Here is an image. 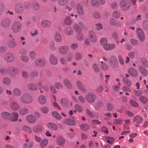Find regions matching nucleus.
Returning <instances> with one entry per match:
<instances>
[{
	"label": "nucleus",
	"instance_id": "obj_23",
	"mask_svg": "<svg viewBox=\"0 0 148 148\" xmlns=\"http://www.w3.org/2000/svg\"><path fill=\"white\" fill-rule=\"evenodd\" d=\"M134 123H137L138 124L142 123L143 121V118L140 115H137L135 116L133 120Z\"/></svg>",
	"mask_w": 148,
	"mask_h": 148
},
{
	"label": "nucleus",
	"instance_id": "obj_49",
	"mask_svg": "<svg viewBox=\"0 0 148 148\" xmlns=\"http://www.w3.org/2000/svg\"><path fill=\"white\" fill-rule=\"evenodd\" d=\"M65 23L68 25H71L72 23V21L69 16H67L66 17L64 20Z\"/></svg>",
	"mask_w": 148,
	"mask_h": 148
},
{
	"label": "nucleus",
	"instance_id": "obj_26",
	"mask_svg": "<svg viewBox=\"0 0 148 148\" xmlns=\"http://www.w3.org/2000/svg\"><path fill=\"white\" fill-rule=\"evenodd\" d=\"M38 101L40 104H44L46 103L47 99L45 96L40 95L38 97Z\"/></svg>",
	"mask_w": 148,
	"mask_h": 148
},
{
	"label": "nucleus",
	"instance_id": "obj_58",
	"mask_svg": "<svg viewBox=\"0 0 148 148\" xmlns=\"http://www.w3.org/2000/svg\"><path fill=\"white\" fill-rule=\"evenodd\" d=\"M120 15V13L118 11H115L113 12L112 13L113 16L116 18H119Z\"/></svg>",
	"mask_w": 148,
	"mask_h": 148
},
{
	"label": "nucleus",
	"instance_id": "obj_6",
	"mask_svg": "<svg viewBox=\"0 0 148 148\" xmlns=\"http://www.w3.org/2000/svg\"><path fill=\"white\" fill-rule=\"evenodd\" d=\"M22 26L21 23L18 21L15 22L12 26V29L15 33L18 32L21 29Z\"/></svg>",
	"mask_w": 148,
	"mask_h": 148
},
{
	"label": "nucleus",
	"instance_id": "obj_60",
	"mask_svg": "<svg viewBox=\"0 0 148 148\" xmlns=\"http://www.w3.org/2000/svg\"><path fill=\"white\" fill-rule=\"evenodd\" d=\"M0 73L2 74L5 75L8 73V69L6 70L5 68H1L0 69Z\"/></svg>",
	"mask_w": 148,
	"mask_h": 148
},
{
	"label": "nucleus",
	"instance_id": "obj_11",
	"mask_svg": "<svg viewBox=\"0 0 148 148\" xmlns=\"http://www.w3.org/2000/svg\"><path fill=\"white\" fill-rule=\"evenodd\" d=\"M89 38L92 42H96L97 41V37L95 33L93 31H90L89 33Z\"/></svg>",
	"mask_w": 148,
	"mask_h": 148
},
{
	"label": "nucleus",
	"instance_id": "obj_36",
	"mask_svg": "<svg viewBox=\"0 0 148 148\" xmlns=\"http://www.w3.org/2000/svg\"><path fill=\"white\" fill-rule=\"evenodd\" d=\"M32 6L33 9L34 10H37L40 8L39 4L36 1H33L32 4Z\"/></svg>",
	"mask_w": 148,
	"mask_h": 148
},
{
	"label": "nucleus",
	"instance_id": "obj_50",
	"mask_svg": "<svg viewBox=\"0 0 148 148\" xmlns=\"http://www.w3.org/2000/svg\"><path fill=\"white\" fill-rule=\"evenodd\" d=\"M20 59L21 61L24 62H27L29 60L28 57L25 56H22L20 57Z\"/></svg>",
	"mask_w": 148,
	"mask_h": 148
},
{
	"label": "nucleus",
	"instance_id": "obj_45",
	"mask_svg": "<svg viewBox=\"0 0 148 148\" xmlns=\"http://www.w3.org/2000/svg\"><path fill=\"white\" fill-rule=\"evenodd\" d=\"M110 22L112 25L114 26L118 25L120 24L119 22H117L115 19L113 18H112L110 19Z\"/></svg>",
	"mask_w": 148,
	"mask_h": 148
},
{
	"label": "nucleus",
	"instance_id": "obj_56",
	"mask_svg": "<svg viewBox=\"0 0 148 148\" xmlns=\"http://www.w3.org/2000/svg\"><path fill=\"white\" fill-rule=\"evenodd\" d=\"M123 120L121 119H116L114 120V123L115 124L121 125L123 122Z\"/></svg>",
	"mask_w": 148,
	"mask_h": 148
},
{
	"label": "nucleus",
	"instance_id": "obj_27",
	"mask_svg": "<svg viewBox=\"0 0 148 148\" xmlns=\"http://www.w3.org/2000/svg\"><path fill=\"white\" fill-rule=\"evenodd\" d=\"M12 115L10 116V121L12 122H15L17 121L18 117V114L16 112H14L12 113Z\"/></svg>",
	"mask_w": 148,
	"mask_h": 148
},
{
	"label": "nucleus",
	"instance_id": "obj_29",
	"mask_svg": "<svg viewBox=\"0 0 148 148\" xmlns=\"http://www.w3.org/2000/svg\"><path fill=\"white\" fill-rule=\"evenodd\" d=\"M139 69L141 73L144 76H147L148 74L147 70L142 66H140Z\"/></svg>",
	"mask_w": 148,
	"mask_h": 148
},
{
	"label": "nucleus",
	"instance_id": "obj_39",
	"mask_svg": "<svg viewBox=\"0 0 148 148\" xmlns=\"http://www.w3.org/2000/svg\"><path fill=\"white\" fill-rule=\"evenodd\" d=\"M80 127L84 131L88 130L90 128L89 126L86 123L82 124L80 125Z\"/></svg>",
	"mask_w": 148,
	"mask_h": 148
},
{
	"label": "nucleus",
	"instance_id": "obj_34",
	"mask_svg": "<svg viewBox=\"0 0 148 148\" xmlns=\"http://www.w3.org/2000/svg\"><path fill=\"white\" fill-rule=\"evenodd\" d=\"M52 115L57 120H60L62 119V117L60 114L56 111L52 112Z\"/></svg>",
	"mask_w": 148,
	"mask_h": 148
},
{
	"label": "nucleus",
	"instance_id": "obj_33",
	"mask_svg": "<svg viewBox=\"0 0 148 148\" xmlns=\"http://www.w3.org/2000/svg\"><path fill=\"white\" fill-rule=\"evenodd\" d=\"M28 88L33 91H35L37 90V87L36 85L32 83H29L27 85Z\"/></svg>",
	"mask_w": 148,
	"mask_h": 148
},
{
	"label": "nucleus",
	"instance_id": "obj_28",
	"mask_svg": "<svg viewBox=\"0 0 148 148\" xmlns=\"http://www.w3.org/2000/svg\"><path fill=\"white\" fill-rule=\"evenodd\" d=\"M51 22L47 20H44L41 22V25L42 26L45 28L49 27L51 24Z\"/></svg>",
	"mask_w": 148,
	"mask_h": 148
},
{
	"label": "nucleus",
	"instance_id": "obj_62",
	"mask_svg": "<svg viewBox=\"0 0 148 148\" xmlns=\"http://www.w3.org/2000/svg\"><path fill=\"white\" fill-rule=\"evenodd\" d=\"M60 102L61 103L63 106L67 105L68 103V101L66 99L64 98H62L61 99Z\"/></svg>",
	"mask_w": 148,
	"mask_h": 148
},
{
	"label": "nucleus",
	"instance_id": "obj_12",
	"mask_svg": "<svg viewBox=\"0 0 148 148\" xmlns=\"http://www.w3.org/2000/svg\"><path fill=\"white\" fill-rule=\"evenodd\" d=\"M76 9L78 14L80 16H83L84 14L83 7L80 3H78L76 6Z\"/></svg>",
	"mask_w": 148,
	"mask_h": 148
},
{
	"label": "nucleus",
	"instance_id": "obj_22",
	"mask_svg": "<svg viewBox=\"0 0 148 148\" xmlns=\"http://www.w3.org/2000/svg\"><path fill=\"white\" fill-rule=\"evenodd\" d=\"M49 61L51 64L54 65L57 64L58 63V59L53 55H51L50 56Z\"/></svg>",
	"mask_w": 148,
	"mask_h": 148
},
{
	"label": "nucleus",
	"instance_id": "obj_7",
	"mask_svg": "<svg viewBox=\"0 0 148 148\" xmlns=\"http://www.w3.org/2000/svg\"><path fill=\"white\" fill-rule=\"evenodd\" d=\"M11 23V20L9 18H6L2 19L1 22V25L5 27H9Z\"/></svg>",
	"mask_w": 148,
	"mask_h": 148
},
{
	"label": "nucleus",
	"instance_id": "obj_20",
	"mask_svg": "<svg viewBox=\"0 0 148 148\" xmlns=\"http://www.w3.org/2000/svg\"><path fill=\"white\" fill-rule=\"evenodd\" d=\"M104 49L107 51L112 50L116 48V45L114 43L108 44L106 45L103 46Z\"/></svg>",
	"mask_w": 148,
	"mask_h": 148
},
{
	"label": "nucleus",
	"instance_id": "obj_24",
	"mask_svg": "<svg viewBox=\"0 0 148 148\" xmlns=\"http://www.w3.org/2000/svg\"><path fill=\"white\" fill-rule=\"evenodd\" d=\"M44 60L42 58H39L35 61L36 65L38 66H43L45 64Z\"/></svg>",
	"mask_w": 148,
	"mask_h": 148
},
{
	"label": "nucleus",
	"instance_id": "obj_63",
	"mask_svg": "<svg viewBox=\"0 0 148 148\" xmlns=\"http://www.w3.org/2000/svg\"><path fill=\"white\" fill-rule=\"evenodd\" d=\"M100 43L103 46H104L105 45H106L107 43V39L105 38H102L100 40Z\"/></svg>",
	"mask_w": 148,
	"mask_h": 148
},
{
	"label": "nucleus",
	"instance_id": "obj_17",
	"mask_svg": "<svg viewBox=\"0 0 148 148\" xmlns=\"http://www.w3.org/2000/svg\"><path fill=\"white\" fill-rule=\"evenodd\" d=\"M10 107L12 110L14 111H17L20 108V107L18 104L14 101L11 102Z\"/></svg>",
	"mask_w": 148,
	"mask_h": 148
},
{
	"label": "nucleus",
	"instance_id": "obj_21",
	"mask_svg": "<svg viewBox=\"0 0 148 148\" xmlns=\"http://www.w3.org/2000/svg\"><path fill=\"white\" fill-rule=\"evenodd\" d=\"M12 93L14 96L16 97H19L21 94V92L20 89L18 88H14L13 90Z\"/></svg>",
	"mask_w": 148,
	"mask_h": 148
},
{
	"label": "nucleus",
	"instance_id": "obj_59",
	"mask_svg": "<svg viewBox=\"0 0 148 148\" xmlns=\"http://www.w3.org/2000/svg\"><path fill=\"white\" fill-rule=\"evenodd\" d=\"M101 68L104 71H107L109 69V67L108 65L106 63L101 64Z\"/></svg>",
	"mask_w": 148,
	"mask_h": 148
},
{
	"label": "nucleus",
	"instance_id": "obj_14",
	"mask_svg": "<svg viewBox=\"0 0 148 148\" xmlns=\"http://www.w3.org/2000/svg\"><path fill=\"white\" fill-rule=\"evenodd\" d=\"M47 126L48 128L52 131H56L58 130V127L55 123H49L47 124Z\"/></svg>",
	"mask_w": 148,
	"mask_h": 148
},
{
	"label": "nucleus",
	"instance_id": "obj_61",
	"mask_svg": "<svg viewBox=\"0 0 148 148\" xmlns=\"http://www.w3.org/2000/svg\"><path fill=\"white\" fill-rule=\"evenodd\" d=\"M114 109L113 105L110 103H108L107 104V110L108 111H112Z\"/></svg>",
	"mask_w": 148,
	"mask_h": 148
},
{
	"label": "nucleus",
	"instance_id": "obj_54",
	"mask_svg": "<svg viewBox=\"0 0 148 148\" xmlns=\"http://www.w3.org/2000/svg\"><path fill=\"white\" fill-rule=\"evenodd\" d=\"M75 57L76 60L77 61L80 60L82 57V54L78 52L76 53Z\"/></svg>",
	"mask_w": 148,
	"mask_h": 148
},
{
	"label": "nucleus",
	"instance_id": "obj_41",
	"mask_svg": "<svg viewBox=\"0 0 148 148\" xmlns=\"http://www.w3.org/2000/svg\"><path fill=\"white\" fill-rule=\"evenodd\" d=\"M33 131L35 132H41L43 130V128L41 126L37 125L33 127Z\"/></svg>",
	"mask_w": 148,
	"mask_h": 148
},
{
	"label": "nucleus",
	"instance_id": "obj_57",
	"mask_svg": "<svg viewBox=\"0 0 148 148\" xmlns=\"http://www.w3.org/2000/svg\"><path fill=\"white\" fill-rule=\"evenodd\" d=\"M141 62L144 66L146 67L148 66V62L146 58H142L141 60Z\"/></svg>",
	"mask_w": 148,
	"mask_h": 148
},
{
	"label": "nucleus",
	"instance_id": "obj_1",
	"mask_svg": "<svg viewBox=\"0 0 148 148\" xmlns=\"http://www.w3.org/2000/svg\"><path fill=\"white\" fill-rule=\"evenodd\" d=\"M20 100L22 103L25 104H30L33 101L32 96L27 93H25L22 95L20 98Z\"/></svg>",
	"mask_w": 148,
	"mask_h": 148
},
{
	"label": "nucleus",
	"instance_id": "obj_19",
	"mask_svg": "<svg viewBox=\"0 0 148 148\" xmlns=\"http://www.w3.org/2000/svg\"><path fill=\"white\" fill-rule=\"evenodd\" d=\"M65 34L68 36H71L73 34V31L72 28L70 27H67L64 29Z\"/></svg>",
	"mask_w": 148,
	"mask_h": 148
},
{
	"label": "nucleus",
	"instance_id": "obj_2",
	"mask_svg": "<svg viewBox=\"0 0 148 148\" xmlns=\"http://www.w3.org/2000/svg\"><path fill=\"white\" fill-rule=\"evenodd\" d=\"M85 98L88 102L93 103L95 101L96 98V96L95 93L90 92L85 95Z\"/></svg>",
	"mask_w": 148,
	"mask_h": 148
},
{
	"label": "nucleus",
	"instance_id": "obj_37",
	"mask_svg": "<svg viewBox=\"0 0 148 148\" xmlns=\"http://www.w3.org/2000/svg\"><path fill=\"white\" fill-rule=\"evenodd\" d=\"M55 39L56 41L58 42H61L62 40V38L60 34L57 32L55 35Z\"/></svg>",
	"mask_w": 148,
	"mask_h": 148
},
{
	"label": "nucleus",
	"instance_id": "obj_18",
	"mask_svg": "<svg viewBox=\"0 0 148 148\" xmlns=\"http://www.w3.org/2000/svg\"><path fill=\"white\" fill-rule=\"evenodd\" d=\"M11 115V114L5 111L1 113V116L2 118L9 120H10V116Z\"/></svg>",
	"mask_w": 148,
	"mask_h": 148
},
{
	"label": "nucleus",
	"instance_id": "obj_43",
	"mask_svg": "<svg viewBox=\"0 0 148 148\" xmlns=\"http://www.w3.org/2000/svg\"><path fill=\"white\" fill-rule=\"evenodd\" d=\"M33 145L32 142H30L25 143L23 146V148H32Z\"/></svg>",
	"mask_w": 148,
	"mask_h": 148
},
{
	"label": "nucleus",
	"instance_id": "obj_16",
	"mask_svg": "<svg viewBox=\"0 0 148 148\" xmlns=\"http://www.w3.org/2000/svg\"><path fill=\"white\" fill-rule=\"evenodd\" d=\"M26 120L27 122L30 123H35L36 121V118L32 114L28 115L26 117Z\"/></svg>",
	"mask_w": 148,
	"mask_h": 148
},
{
	"label": "nucleus",
	"instance_id": "obj_15",
	"mask_svg": "<svg viewBox=\"0 0 148 148\" xmlns=\"http://www.w3.org/2000/svg\"><path fill=\"white\" fill-rule=\"evenodd\" d=\"M63 123L65 124L71 126H73L76 124V122L75 120H72L69 119H64L63 121Z\"/></svg>",
	"mask_w": 148,
	"mask_h": 148
},
{
	"label": "nucleus",
	"instance_id": "obj_52",
	"mask_svg": "<svg viewBox=\"0 0 148 148\" xmlns=\"http://www.w3.org/2000/svg\"><path fill=\"white\" fill-rule=\"evenodd\" d=\"M75 108L77 111L79 112H81L83 111L82 107L78 104H76L75 105Z\"/></svg>",
	"mask_w": 148,
	"mask_h": 148
},
{
	"label": "nucleus",
	"instance_id": "obj_31",
	"mask_svg": "<svg viewBox=\"0 0 148 148\" xmlns=\"http://www.w3.org/2000/svg\"><path fill=\"white\" fill-rule=\"evenodd\" d=\"M48 140L46 138H44L41 140L40 142V145L41 147L44 148L48 144Z\"/></svg>",
	"mask_w": 148,
	"mask_h": 148
},
{
	"label": "nucleus",
	"instance_id": "obj_53",
	"mask_svg": "<svg viewBox=\"0 0 148 148\" xmlns=\"http://www.w3.org/2000/svg\"><path fill=\"white\" fill-rule=\"evenodd\" d=\"M22 129L23 131L29 133H31L32 132L31 129L29 127L27 126H23L22 127Z\"/></svg>",
	"mask_w": 148,
	"mask_h": 148
},
{
	"label": "nucleus",
	"instance_id": "obj_40",
	"mask_svg": "<svg viewBox=\"0 0 148 148\" xmlns=\"http://www.w3.org/2000/svg\"><path fill=\"white\" fill-rule=\"evenodd\" d=\"M139 99L140 101L143 104H146L148 102L147 98L144 96H141L139 98Z\"/></svg>",
	"mask_w": 148,
	"mask_h": 148
},
{
	"label": "nucleus",
	"instance_id": "obj_3",
	"mask_svg": "<svg viewBox=\"0 0 148 148\" xmlns=\"http://www.w3.org/2000/svg\"><path fill=\"white\" fill-rule=\"evenodd\" d=\"M19 73L18 69L14 66H10L8 69V73L12 77L17 75Z\"/></svg>",
	"mask_w": 148,
	"mask_h": 148
},
{
	"label": "nucleus",
	"instance_id": "obj_25",
	"mask_svg": "<svg viewBox=\"0 0 148 148\" xmlns=\"http://www.w3.org/2000/svg\"><path fill=\"white\" fill-rule=\"evenodd\" d=\"M8 47L12 49L15 48L16 47V42L14 40V38H13L12 40H10L8 42Z\"/></svg>",
	"mask_w": 148,
	"mask_h": 148
},
{
	"label": "nucleus",
	"instance_id": "obj_55",
	"mask_svg": "<svg viewBox=\"0 0 148 148\" xmlns=\"http://www.w3.org/2000/svg\"><path fill=\"white\" fill-rule=\"evenodd\" d=\"M29 56L30 58L32 60L35 59L36 54L35 51H31L29 54Z\"/></svg>",
	"mask_w": 148,
	"mask_h": 148
},
{
	"label": "nucleus",
	"instance_id": "obj_47",
	"mask_svg": "<svg viewBox=\"0 0 148 148\" xmlns=\"http://www.w3.org/2000/svg\"><path fill=\"white\" fill-rule=\"evenodd\" d=\"M69 2V0H59L58 4L60 6H63L66 5Z\"/></svg>",
	"mask_w": 148,
	"mask_h": 148
},
{
	"label": "nucleus",
	"instance_id": "obj_5",
	"mask_svg": "<svg viewBox=\"0 0 148 148\" xmlns=\"http://www.w3.org/2000/svg\"><path fill=\"white\" fill-rule=\"evenodd\" d=\"M120 5L122 10L124 11H127L130 7L131 4L127 1L122 0L120 1Z\"/></svg>",
	"mask_w": 148,
	"mask_h": 148
},
{
	"label": "nucleus",
	"instance_id": "obj_13",
	"mask_svg": "<svg viewBox=\"0 0 148 148\" xmlns=\"http://www.w3.org/2000/svg\"><path fill=\"white\" fill-rule=\"evenodd\" d=\"M56 143L58 145L61 146L64 145L65 143V140L61 136H58L56 139Z\"/></svg>",
	"mask_w": 148,
	"mask_h": 148
},
{
	"label": "nucleus",
	"instance_id": "obj_32",
	"mask_svg": "<svg viewBox=\"0 0 148 148\" xmlns=\"http://www.w3.org/2000/svg\"><path fill=\"white\" fill-rule=\"evenodd\" d=\"M64 84V85L69 89L72 88V86L69 80L67 79H64L63 80Z\"/></svg>",
	"mask_w": 148,
	"mask_h": 148
},
{
	"label": "nucleus",
	"instance_id": "obj_64",
	"mask_svg": "<svg viewBox=\"0 0 148 148\" xmlns=\"http://www.w3.org/2000/svg\"><path fill=\"white\" fill-rule=\"evenodd\" d=\"M40 110L43 113L47 114L48 112L49 109L47 107L45 106L41 108Z\"/></svg>",
	"mask_w": 148,
	"mask_h": 148
},
{
	"label": "nucleus",
	"instance_id": "obj_42",
	"mask_svg": "<svg viewBox=\"0 0 148 148\" xmlns=\"http://www.w3.org/2000/svg\"><path fill=\"white\" fill-rule=\"evenodd\" d=\"M28 112V110L26 108H23L19 111V114L21 115H23L27 114Z\"/></svg>",
	"mask_w": 148,
	"mask_h": 148
},
{
	"label": "nucleus",
	"instance_id": "obj_35",
	"mask_svg": "<svg viewBox=\"0 0 148 148\" xmlns=\"http://www.w3.org/2000/svg\"><path fill=\"white\" fill-rule=\"evenodd\" d=\"M73 28L77 34H80L82 32L81 28L77 24L75 23L74 24Z\"/></svg>",
	"mask_w": 148,
	"mask_h": 148
},
{
	"label": "nucleus",
	"instance_id": "obj_38",
	"mask_svg": "<svg viewBox=\"0 0 148 148\" xmlns=\"http://www.w3.org/2000/svg\"><path fill=\"white\" fill-rule=\"evenodd\" d=\"M16 11L18 13H20L23 12V8L20 4L16 5L15 7Z\"/></svg>",
	"mask_w": 148,
	"mask_h": 148
},
{
	"label": "nucleus",
	"instance_id": "obj_46",
	"mask_svg": "<svg viewBox=\"0 0 148 148\" xmlns=\"http://www.w3.org/2000/svg\"><path fill=\"white\" fill-rule=\"evenodd\" d=\"M123 80L126 85L129 86H130L132 84V82L130 81L126 77H124L123 78Z\"/></svg>",
	"mask_w": 148,
	"mask_h": 148
},
{
	"label": "nucleus",
	"instance_id": "obj_51",
	"mask_svg": "<svg viewBox=\"0 0 148 148\" xmlns=\"http://www.w3.org/2000/svg\"><path fill=\"white\" fill-rule=\"evenodd\" d=\"M77 34V35L76 36V38L78 40L82 41L84 40L85 37L84 35L82 34V32L80 34Z\"/></svg>",
	"mask_w": 148,
	"mask_h": 148
},
{
	"label": "nucleus",
	"instance_id": "obj_8",
	"mask_svg": "<svg viewBox=\"0 0 148 148\" xmlns=\"http://www.w3.org/2000/svg\"><path fill=\"white\" fill-rule=\"evenodd\" d=\"M136 33L139 39L141 41H143L145 40V35L142 30L138 28L136 30Z\"/></svg>",
	"mask_w": 148,
	"mask_h": 148
},
{
	"label": "nucleus",
	"instance_id": "obj_48",
	"mask_svg": "<svg viewBox=\"0 0 148 148\" xmlns=\"http://www.w3.org/2000/svg\"><path fill=\"white\" fill-rule=\"evenodd\" d=\"M73 55L72 53L69 54L66 58L67 62H71L73 59Z\"/></svg>",
	"mask_w": 148,
	"mask_h": 148
},
{
	"label": "nucleus",
	"instance_id": "obj_4",
	"mask_svg": "<svg viewBox=\"0 0 148 148\" xmlns=\"http://www.w3.org/2000/svg\"><path fill=\"white\" fill-rule=\"evenodd\" d=\"M69 47L66 45L61 46L58 48V52L60 54L64 55L66 54L69 51Z\"/></svg>",
	"mask_w": 148,
	"mask_h": 148
},
{
	"label": "nucleus",
	"instance_id": "obj_44",
	"mask_svg": "<svg viewBox=\"0 0 148 148\" xmlns=\"http://www.w3.org/2000/svg\"><path fill=\"white\" fill-rule=\"evenodd\" d=\"M3 83L7 85H9L11 83V81L8 77H5L3 79Z\"/></svg>",
	"mask_w": 148,
	"mask_h": 148
},
{
	"label": "nucleus",
	"instance_id": "obj_10",
	"mask_svg": "<svg viewBox=\"0 0 148 148\" xmlns=\"http://www.w3.org/2000/svg\"><path fill=\"white\" fill-rule=\"evenodd\" d=\"M4 59L8 62H11L14 61V57L12 54L11 53H8L5 56Z\"/></svg>",
	"mask_w": 148,
	"mask_h": 148
},
{
	"label": "nucleus",
	"instance_id": "obj_9",
	"mask_svg": "<svg viewBox=\"0 0 148 148\" xmlns=\"http://www.w3.org/2000/svg\"><path fill=\"white\" fill-rule=\"evenodd\" d=\"M110 64L113 67H115L118 64V61L116 57L114 56H112L109 59Z\"/></svg>",
	"mask_w": 148,
	"mask_h": 148
},
{
	"label": "nucleus",
	"instance_id": "obj_30",
	"mask_svg": "<svg viewBox=\"0 0 148 148\" xmlns=\"http://www.w3.org/2000/svg\"><path fill=\"white\" fill-rule=\"evenodd\" d=\"M129 74L133 77H136L137 76L138 73L137 71L134 68H130L128 70Z\"/></svg>",
	"mask_w": 148,
	"mask_h": 148
}]
</instances>
